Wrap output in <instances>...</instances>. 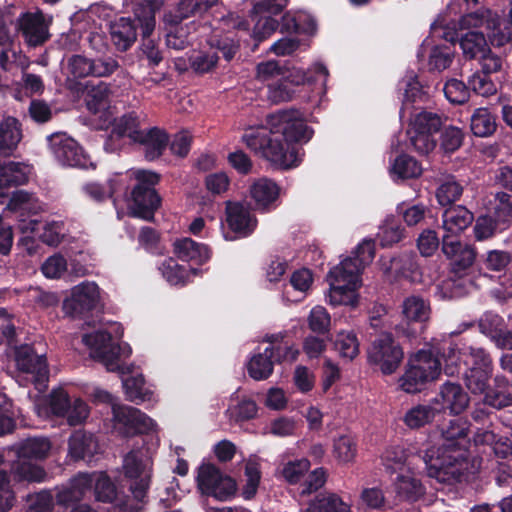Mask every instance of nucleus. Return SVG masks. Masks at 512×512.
<instances>
[{
	"label": "nucleus",
	"instance_id": "obj_1",
	"mask_svg": "<svg viewBox=\"0 0 512 512\" xmlns=\"http://www.w3.org/2000/svg\"><path fill=\"white\" fill-rule=\"evenodd\" d=\"M265 128L248 129L243 142L257 156L272 165L288 169L298 164L296 144L308 142L313 131L307 126L303 114L297 109H283L266 118Z\"/></svg>",
	"mask_w": 512,
	"mask_h": 512
},
{
	"label": "nucleus",
	"instance_id": "obj_2",
	"mask_svg": "<svg viewBox=\"0 0 512 512\" xmlns=\"http://www.w3.org/2000/svg\"><path fill=\"white\" fill-rule=\"evenodd\" d=\"M468 424L454 419L442 428L435 463L428 469V475L442 483L452 484L468 480L480 469L477 458L470 459L467 452Z\"/></svg>",
	"mask_w": 512,
	"mask_h": 512
},
{
	"label": "nucleus",
	"instance_id": "obj_3",
	"mask_svg": "<svg viewBox=\"0 0 512 512\" xmlns=\"http://www.w3.org/2000/svg\"><path fill=\"white\" fill-rule=\"evenodd\" d=\"M375 256V245L371 240L361 242L352 256L342 260L328 274L330 290L328 302L331 305H357L356 290L361 286L360 275Z\"/></svg>",
	"mask_w": 512,
	"mask_h": 512
},
{
	"label": "nucleus",
	"instance_id": "obj_4",
	"mask_svg": "<svg viewBox=\"0 0 512 512\" xmlns=\"http://www.w3.org/2000/svg\"><path fill=\"white\" fill-rule=\"evenodd\" d=\"M328 75L327 68L319 63L307 71L293 69L267 85V99L273 104L292 101L302 86L314 83L319 77L325 81Z\"/></svg>",
	"mask_w": 512,
	"mask_h": 512
},
{
	"label": "nucleus",
	"instance_id": "obj_5",
	"mask_svg": "<svg viewBox=\"0 0 512 512\" xmlns=\"http://www.w3.org/2000/svg\"><path fill=\"white\" fill-rule=\"evenodd\" d=\"M152 457L148 449H132L123 458L122 472L130 480V490L138 502H143L152 473Z\"/></svg>",
	"mask_w": 512,
	"mask_h": 512
},
{
	"label": "nucleus",
	"instance_id": "obj_6",
	"mask_svg": "<svg viewBox=\"0 0 512 512\" xmlns=\"http://www.w3.org/2000/svg\"><path fill=\"white\" fill-rule=\"evenodd\" d=\"M460 29L475 31L480 29L493 46L501 47L512 40V30L500 21L499 16L488 8H480L466 13L459 20Z\"/></svg>",
	"mask_w": 512,
	"mask_h": 512
},
{
	"label": "nucleus",
	"instance_id": "obj_7",
	"mask_svg": "<svg viewBox=\"0 0 512 512\" xmlns=\"http://www.w3.org/2000/svg\"><path fill=\"white\" fill-rule=\"evenodd\" d=\"M133 175L139 183L132 191L130 213L135 217L150 221L161 201L153 188L158 183L159 176L147 170H136Z\"/></svg>",
	"mask_w": 512,
	"mask_h": 512
},
{
	"label": "nucleus",
	"instance_id": "obj_8",
	"mask_svg": "<svg viewBox=\"0 0 512 512\" xmlns=\"http://www.w3.org/2000/svg\"><path fill=\"white\" fill-rule=\"evenodd\" d=\"M368 362L385 374H393L403 359V351L392 335L383 333L374 339L367 351Z\"/></svg>",
	"mask_w": 512,
	"mask_h": 512
},
{
	"label": "nucleus",
	"instance_id": "obj_9",
	"mask_svg": "<svg viewBox=\"0 0 512 512\" xmlns=\"http://www.w3.org/2000/svg\"><path fill=\"white\" fill-rule=\"evenodd\" d=\"M82 341L110 372L121 371L120 357L130 354V349L113 344L111 335L102 330L83 335Z\"/></svg>",
	"mask_w": 512,
	"mask_h": 512
},
{
	"label": "nucleus",
	"instance_id": "obj_10",
	"mask_svg": "<svg viewBox=\"0 0 512 512\" xmlns=\"http://www.w3.org/2000/svg\"><path fill=\"white\" fill-rule=\"evenodd\" d=\"M404 99L400 110L401 118H409V127L424 132L436 133L442 126L441 117L430 111H420L412 115V103L421 97L420 85L416 81L406 83Z\"/></svg>",
	"mask_w": 512,
	"mask_h": 512
},
{
	"label": "nucleus",
	"instance_id": "obj_11",
	"mask_svg": "<svg viewBox=\"0 0 512 512\" xmlns=\"http://www.w3.org/2000/svg\"><path fill=\"white\" fill-rule=\"evenodd\" d=\"M197 483L202 494L225 501L236 492L235 481L212 464H203L198 470Z\"/></svg>",
	"mask_w": 512,
	"mask_h": 512
},
{
	"label": "nucleus",
	"instance_id": "obj_12",
	"mask_svg": "<svg viewBox=\"0 0 512 512\" xmlns=\"http://www.w3.org/2000/svg\"><path fill=\"white\" fill-rule=\"evenodd\" d=\"M112 414L114 428L126 436L157 430L155 421L137 408L113 404Z\"/></svg>",
	"mask_w": 512,
	"mask_h": 512
},
{
	"label": "nucleus",
	"instance_id": "obj_13",
	"mask_svg": "<svg viewBox=\"0 0 512 512\" xmlns=\"http://www.w3.org/2000/svg\"><path fill=\"white\" fill-rule=\"evenodd\" d=\"M15 362L17 369L29 375L30 380L39 391L46 388L49 370L44 355H38L29 345H22L15 351Z\"/></svg>",
	"mask_w": 512,
	"mask_h": 512
},
{
	"label": "nucleus",
	"instance_id": "obj_14",
	"mask_svg": "<svg viewBox=\"0 0 512 512\" xmlns=\"http://www.w3.org/2000/svg\"><path fill=\"white\" fill-rule=\"evenodd\" d=\"M50 152L64 166L85 167L86 156L79 144L65 133H54L47 138Z\"/></svg>",
	"mask_w": 512,
	"mask_h": 512
},
{
	"label": "nucleus",
	"instance_id": "obj_15",
	"mask_svg": "<svg viewBox=\"0 0 512 512\" xmlns=\"http://www.w3.org/2000/svg\"><path fill=\"white\" fill-rule=\"evenodd\" d=\"M100 300L99 287L95 282H82L74 286L71 295L63 303L65 312L73 317L94 309Z\"/></svg>",
	"mask_w": 512,
	"mask_h": 512
},
{
	"label": "nucleus",
	"instance_id": "obj_16",
	"mask_svg": "<svg viewBox=\"0 0 512 512\" xmlns=\"http://www.w3.org/2000/svg\"><path fill=\"white\" fill-rule=\"evenodd\" d=\"M212 0H179L162 16L163 25H176L184 20L206 13L211 9Z\"/></svg>",
	"mask_w": 512,
	"mask_h": 512
},
{
	"label": "nucleus",
	"instance_id": "obj_17",
	"mask_svg": "<svg viewBox=\"0 0 512 512\" xmlns=\"http://www.w3.org/2000/svg\"><path fill=\"white\" fill-rule=\"evenodd\" d=\"M18 30L30 46L42 45L49 37L42 13H26L18 20Z\"/></svg>",
	"mask_w": 512,
	"mask_h": 512
},
{
	"label": "nucleus",
	"instance_id": "obj_18",
	"mask_svg": "<svg viewBox=\"0 0 512 512\" xmlns=\"http://www.w3.org/2000/svg\"><path fill=\"white\" fill-rule=\"evenodd\" d=\"M141 132L138 116L134 112L125 114L114 121L111 134L105 142L104 148L108 152H115L120 147V144H116L115 141L122 137H128L136 142Z\"/></svg>",
	"mask_w": 512,
	"mask_h": 512
},
{
	"label": "nucleus",
	"instance_id": "obj_19",
	"mask_svg": "<svg viewBox=\"0 0 512 512\" xmlns=\"http://www.w3.org/2000/svg\"><path fill=\"white\" fill-rule=\"evenodd\" d=\"M417 474L418 468L412 461L408 462V470L398 473L394 481V490L400 499L415 501L424 494V487Z\"/></svg>",
	"mask_w": 512,
	"mask_h": 512
},
{
	"label": "nucleus",
	"instance_id": "obj_20",
	"mask_svg": "<svg viewBox=\"0 0 512 512\" xmlns=\"http://www.w3.org/2000/svg\"><path fill=\"white\" fill-rule=\"evenodd\" d=\"M473 214L462 205L449 206L442 214V229L448 240L461 234L473 222Z\"/></svg>",
	"mask_w": 512,
	"mask_h": 512
},
{
	"label": "nucleus",
	"instance_id": "obj_21",
	"mask_svg": "<svg viewBox=\"0 0 512 512\" xmlns=\"http://www.w3.org/2000/svg\"><path fill=\"white\" fill-rule=\"evenodd\" d=\"M226 219L231 230L242 236L250 235L257 226V219L250 209L238 202H227Z\"/></svg>",
	"mask_w": 512,
	"mask_h": 512
},
{
	"label": "nucleus",
	"instance_id": "obj_22",
	"mask_svg": "<svg viewBox=\"0 0 512 512\" xmlns=\"http://www.w3.org/2000/svg\"><path fill=\"white\" fill-rule=\"evenodd\" d=\"M432 403L440 405L439 411L449 409L451 413L459 414L467 408L469 398L460 385L447 382L441 386L438 396Z\"/></svg>",
	"mask_w": 512,
	"mask_h": 512
},
{
	"label": "nucleus",
	"instance_id": "obj_23",
	"mask_svg": "<svg viewBox=\"0 0 512 512\" xmlns=\"http://www.w3.org/2000/svg\"><path fill=\"white\" fill-rule=\"evenodd\" d=\"M249 192L257 209L269 211L276 206L280 187L271 179L259 178L251 184Z\"/></svg>",
	"mask_w": 512,
	"mask_h": 512
},
{
	"label": "nucleus",
	"instance_id": "obj_24",
	"mask_svg": "<svg viewBox=\"0 0 512 512\" xmlns=\"http://www.w3.org/2000/svg\"><path fill=\"white\" fill-rule=\"evenodd\" d=\"M161 0H138L133 4V14L139 22L142 36H151L156 27V13L161 9Z\"/></svg>",
	"mask_w": 512,
	"mask_h": 512
},
{
	"label": "nucleus",
	"instance_id": "obj_25",
	"mask_svg": "<svg viewBox=\"0 0 512 512\" xmlns=\"http://www.w3.org/2000/svg\"><path fill=\"white\" fill-rule=\"evenodd\" d=\"M442 251L460 270L471 267L476 258V251L472 246L456 239L448 240L447 236L442 237Z\"/></svg>",
	"mask_w": 512,
	"mask_h": 512
},
{
	"label": "nucleus",
	"instance_id": "obj_26",
	"mask_svg": "<svg viewBox=\"0 0 512 512\" xmlns=\"http://www.w3.org/2000/svg\"><path fill=\"white\" fill-rule=\"evenodd\" d=\"M21 140L22 130L19 121L14 117L4 118L0 122V155L12 156Z\"/></svg>",
	"mask_w": 512,
	"mask_h": 512
},
{
	"label": "nucleus",
	"instance_id": "obj_27",
	"mask_svg": "<svg viewBox=\"0 0 512 512\" xmlns=\"http://www.w3.org/2000/svg\"><path fill=\"white\" fill-rule=\"evenodd\" d=\"M111 41L118 51H127L137 39V27L130 18L122 17L110 25Z\"/></svg>",
	"mask_w": 512,
	"mask_h": 512
},
{
	"label": "nucleus",
	"instance_id": "obj_28",
	"mask_svg": "<svg viewBox=\"0 0 512 512\" xmlns=\"http://www.w3.org/2000/svg\"><path fill=\"white\" fill-rule=\"evenodd\" d=\"M430 305L427 300L419 295H410L404 298L401 304V315L408 324H423L430 318Z\"/></svg>",
	"mask_w": 512,
	"mask_h": 512
},
{
	"label": "nucleus",
	"instance_id": "obj_29",
	"mask_svg": "<svg viewBox=\"0 0 512 512\" xmlns=\"http://www.w3.org/2000/svg\"><path fill=\"white\" fill-rule=\"evenodd\" d=\"M174 253L183 261H193L196 264H204L210 259V249L190 238H183L174 242Z\"/></svg>",
	"mask_w": 512,
	"mask_h": 512
},
{
	"label": "nucleus",
	"instance_id": "obj_30",
	"mask_svg": "<svg viewBox=\"0 0 512 512\" xmlns=\"http://www.w3.org/2000/svg\"><path fill=\"white\" fill-rule=\"evenodd\" d=\"M168 140V135L164 130L153 127L142 131L136 142L144 146L146 159L154 160L162 155Z\"/></svg>",
	"mask_w": 512,
	"mask_h": 512
},
{
	"label": "nucleus",
	"instance_id": "obj_31",
	"mask_svg": "<svg viewBox=\"0 0 512 512\" xmlns=\"http://www.w3.org/2000/svg\"><path fill=\"white\" fill-rule=\"evenodd\" d=\"M97 451V442L92 434L76 431L69 439V453L74 459L90 460Z\"/></svg>",
	"mask_w": 512,
	"mask_h": 512
},
{
	"label": "nucleus",
	"instance_id": "obj_32",
	"mask_svg": "<svg viewBox=\"0 0 512 512\" xmlns=\"http://www.w3.org/2000/svg\"><path fill=\"white\" fill-rule=\"evenodd\" d=\"M31 167L23 162L0 164V187L23 185L28 181Z\"/></svg>",
	"mask_w": 512,
	"mask_h": 512
},
{
	"label": "nucleus",
	"instance_id": "obj_33",
	"mask_svg": "<svg viewBox=\"0 0 512 512\" xmlns=\"http://www.w3.org/2000/svg\"><path fill=\"white\" fill-rule=\"evenodd\" d=\"M382 464L387 471L391 473H400L408 470V462L416 463L420 461L419 457L408 455L407 451L401 446H391L382 454Z\"/></svg>",
	"mask_w": 512,
	"mask_h": 512
},
{
	"label": "nucleus",
	"instance_id": "obj_34",
	"mask_svg": "<svg viewBox=\"0 0 512 512\" xmlns=\"http://www.w3.org/2000/svg\"><path fill=\"white\" fill-rule=\"evenodd\" d=\"M438 412L439 409L431 404H418L408 409L402 420L410 429H419L431 423Z\"/></svg>",
	"mask_w": 512,
	"mask_h": 512
},
{
	"label": "nucleus",
	"instance_id": "obj_35",
	"mask_svg": "<svg viewBox=\"0 0 512 512\" xmlns=\"http://www.w3.org/2000/svg\"><path fill=\"white\" fill-rule=\"evenodd\" d=\"M389 270L395 278H404L411 282L419 280V267L415 261V256L404 254L391 260Z\"/></svg>",
	"mask_w": 512,
	"mask_h": 512
},
{
	"label": "nucleus",
	"instance_id": "obj_36",
	"mask_svg": "<svg viewBox=\"0 0 512 512\" xmlns=\"http://www.w3.org/2000/svg\"><path fill=\"white\" fill-rule=\"evenodd\" d=\"M64 69L67 74L66 85L70 89H74L76 79L92 76L91 60L81 55L69 57Z\"/></svg>",
	"mask_w": 512,
	"mask_h": 512
},
{
	"label": "nucleus",
	"instance_id": "obj_37",
	"mask_svg": "<svg viewBox=\"0 0 512 512\" xmlns=\"http://www.w3.org/2000/svg\"><path fill=\"white\" fill-rule=\"evenodd\" d=\"M409 365L419 368L422 374L437 379L441 373V363L431 350H420L409 360Z\"/></svg>",
	"mask_w": 512,
	"mask_h": 512
},
{
	"label": "nucleus",
	"instance_id": "obj_38",
	"mask_svg": "<svg viewBox=\"0 0 512 512\" xmlns=\"http://www.w3.org/2000/svg\"><path fill=\"white\" fill-rule=\"evenodd\" d=\"M484 402L495 408L512 405V386L505 378H495V389L485 393Z\"/></svg>",
	"mask_w": 512,
	"mask_h": 512
},
{
	"label": "nucleus",
	"instance_id": "obj_39",
	"mask_svg": "<svg viewBox=\"0 0 512 512\" xmlns=\"http://www.w3.org/2000/svg\"><path fill=\"white\" fill-rule=\"evenodd\" d=\"M273 348H266L263 353L254 355L248 364V373L255 380L268 378L273 371Z\"/></svg>",
	"mask_w": 512,
	"mask_h": 512
},
{
	"label": "nucleus",
	"instance_id": "obj_40",
	"mask_svg": "<svg viewBox=\"0 0 512 512\" xmlns=\"http://www.w3.org/2000/svg\"><path fill=\"white\" fill-rule=\"evenodd\" d=\"M194 23L164 25L166 45L174 50H183L190 45V30Z\"/></svg>",
	"mask_w": 512,
	"mask_h": 512
},
{
	"label": "nucleus",
	"instance_id": "obj_41",
	"mask_svg": "<svg viewBox=\"0 0 512 512\" xmlns=\"http://www.w3.org/2000/svg\"><path fill=\"white\" fill-rule=\"evenodd\" d=\"M483 31H469L461 37L460 46L464 55L470 59L480 57L488 51V44Z\"/></svg>",
	"mask_w": 512,
	"mask_h": 512
},
{
	"label": "nucleus",
	"instance_id": "obj_42",
	"mask_svg": "<svg viewBox=\"0 0 512 512\" xmlns=\"http://www.w3.org/2000/svg\"><path fill=\"white\" fill-rule=\"evenodd\" d=\"M493 370L478 369L477 367H468L464 373L463 379L465 386L472 394L487 393L489 380Z\"/></svg>",
	"mask_w": 512,
	"mask_h": 512
},
{
	"label": "nucleus",
	"instance_id": "obj_43",
	"mask_svg": "<svg viewBox=\"0 0 512 512\" xmlns=\"http://www.w3.org/2000/svg\"><path fill=\"white\" fill-rule=\"evenodd\" d=\"M126 398L135 403L151 401L153 392L145 386L142 375L131 376L123 380Z\"/></svg>",
	"mask_w": 512,
	"mask_h": 512
},
{
	"label": "nucleus",
	"instance_id": "obj_44",
	"mask_svg": "<svg viewBox=\"0 0 512 512\" xmlns=\"http://www.w3.org/2000/svg\"><path fill=\"white\" fill-rule=\"evenodd\" d=\"M471 130L474 135L487 137L496 130L495 117L486 108H478L471 116Z\"/></svg>",
	"mask_w": 512,
	"mask_h": 512
},
{
	"label": "nucleus",
	"instance_id": "obj_45",
	"mask_svg": "<svg viewBox=\"0 0 512 512\" xmlns=\"http://www.w3.org/2000/svg\"><path fill=\"white\" fill-rule=\"evenodd\" d=\"M51 448L50 441L44 437H34L24 440L19 449L18 454L23 458H45Z\"/></svg>",
	"mask_w": 512,
	"mask_h": 512
},
{
	"label": "nucleus",
	"instance_id": "obj_46",
	"mask_svg": "<svg viewBox=\"0 0 512 512\" xmlns=\"http://www.w3.org/2000/svg\"><path fill=\"white\" fill-rule=\"evenodd\" d=\"M334 348L342 358L352 360L359 354V342L352 331L337 333Z\"/></svg>",
	"mask_w": 512,
	"mask_h": 512
},
{
	"label": "nucleus",
	"instance_id": "obj_47",
	"mask_svg": "<svg viewBox=\"0 0 512 512\" xmlns=\"http://www.w3.org/2000/svg\"><path fill=\"white\" fill-rule=\"evenodd\" d=\"M426 374H422L419 368H413L411 365L407 368L403 376L399 379L400 387L407 393H417L421 391L428 382L434 381Z\"/></svg>",
	"mask_w": 512,
	"mask_h": 512
},
{
	"label": "nucleus",
	"instance_id": "obj_48",
	"mask_svg": "<svg viewBox=\"0 0 512 512\" xmlns=\"http://www.w3.org/2000/svg\"><path fill=\"white\" fill-rule=\"evenodd\" d=\"M111 90L106 83H99L88 93L87 108L90 112L96 114L105 110L110 103Z\"/></svg>",
	"mask_w": 512,
	"mask_h": 512
},
{
	"label": "nucleus",
	"instance_id": "obj_49",
	"mask_svg": "<svg viewBox=\"0 0 512 512\" xmlns=\"http://www.w3.org/2000/svg\"><path fill=\"white\" fill-rule=\"evenodd\" d=\"M463 193V187L453 176H448L437 188L436 198L440 205L446 206L457 201Z\"/></svg>",
	"mask_w": 512,
	"mask_h": 512
},
{
	"label": "nucleus",
	"instance_id": "obj_50",
	"mask_svg": "<svg viewBox=\"0 0 512 512\" xmlns=\"http://www.w3.org/2000/svg\"><path fill=\"white\" fill-rule=\"evenodd\" d=\"M305 512H350V506L331 494L312 501Z\"/></svg>",
	"mask_w": 512,
	"mask_h": 512
},
{
	"label": "nucleus",
	"instance_id": "obj_51",
	"mask_svg": "<svg viewBox=\"0 0 512 512\" xmlns=\"http://www.w3.org/2000/svg\"><path fill=\"white\" fill-rule=\"evenodd\" d=\"M12 472L19 481L43 482L47 477V473L42 467L26 461L13 465Z\"/></svg>",
	"mask_w": 512,
	"mask_h": 512
},
{
	"label": "nucleus",
	"instance_id": "obj_52",
	"mask_svg": "<svg viewBox=\"0 0 512 512\" xmlns=\"http://www.w3.org/2000/svg\"><path fill=\"white\" fill-rule=\"evenodd\" d=\"M356 452V443L351 436L340 435L334 440L333 453L339 462L348 463L353 461Z\"/></svg>",
	"mask_w": 512,
	"mask_h": 512
},
{
	"label": "nucleus",
	"instance_id": "obj_53",
	"mask_svg": "<svg viewBox=\"0 0 512 512\" xmlns=\"http://www.w3.org/2000/svg\"><path fill=\"white\" fill-rule=\"evenodd\" d=\"M408 136L411 145L420 154H428L436 147V139L431 132L408 128Z\"/></svg>",
	"mask_w": 512,
	"mask_h": 512
},
{
	"label": "nucleus",
	"instance_id": "obj_54",
	"mask_svg": "<svg viewBox=\"0 0 512 512\" xmlns=\"http://www.w3.org/2000/svg\"><path fill=\"white\" fill-rule=\"evenodd\" d=\"M162 276L172 285L183 284L188 276L184 266L173 258L165 259L159 266Z\"/></svg>",
	"mask_w": 512,
	"mask_h": 512
},
{
	"label": "nucleus",
	"instance_id": "obj_55",
	"mask_svg": "<svg viewBox=\"0 0 512 512\" xmlns=\"http://www.w3.org/2000/svg\"><path fill=\"white\" fill-rule=\"evenodd\" d=\"M189 59L191 68L199 74L211 72L218 63L216 51H199L192 54Z\"/></svg>",
	"mask_w": 512,
	"mask_h": 512
},
{
	"label": "nucleus",
	"instance_id": "obj_56",
	"mask_svg": "<svg viewBox=\"0 0 512 512\" xmlns=\"http://www.w3.org/2000/svg\"><path fill=\"white\" fill-rule=\"evenodd\" d=\"M93 479L96 499L102 502H111L116 496V489L109 477L102 472H94Z\"/></svg>",
	"mask_w": 512,
	"mask_h": 512
},
{
	"label": "nucleus",
	"instance_id": "obj_57",
	"mask_svg": "<svg viewBox=\"0 0 512 512\" xmlns=\"http://www.w3.org/2000/svg\"><path fill=\"white\" fill-rule=\"evenodd\" d=\"M392 171L400 178L406 179L418 177L422 169L414 158L408 155H401L396 158Z\"/></svg>",
	"mask_w": 512,
	"mask_h": 512
},
{
	"label": "nucleus",
	"instance_id": "obj_58",
	"mask_svg": "<svg viewBox=\"0 0 512 512\" xmlns=\"http://www.w3.org/2000/svg\"><path fill=\"white\" fill-rule=\"evenodd\" d=\"M461 356L468 367L493 370L492 360L489 354L482 348L469 347L467 350L461 352Z\"/></svg>",
	"mask_w": 512,
	"mask_h": 512
},
{
	"label": "nucleus",
	"instance_id": "obj_59",
	"mask_svg": "<svg viewBox=\"0 0 512 512\" xmlns=\"http://www.w3.org/2000/svg\"><path fill=\"white\" fill-rule=\"evenodd\" d=\"M26 502L27 512H51L54 508L53 495L47 490L28 495Z\"/></svg>",
	"mask_w": 512,
	"mask_h": 512
},
{
	"label": "nucleus",
	"instance_id": "obj_60",
	"mask_svg": "<svg viewBox=\"0 0 512 512\" xmlns=\"http://www.w3.org/2000/svg\"><path fill=\"white\" fill-rule=\"evenodd\" d=\"M231 420L236 422L245 421L255 417L257 405L254 401L244 399L236 405H231L226 411Z\"/></svg>",
	"mask_w": 512,
	"mask_h": 512
},
{
	"label": "nucleus",
	"instance_id": "obj_61",
	"mask_svg": "<svg viewBox=\"0 0 512 512\" xmlns=\"http://www.w3.org/2000/svg\"><path fill=\"white\" fill-rule=\"evenodd\" d=\"M443 91L446 98L454 104H463L469 98V88L457 79L447 81Z\"/></svg>",
	"mask_w": 512,
	"mask_h": 512
},
{
	"label": "nucleus",
	"instance_id": "obj_62",
	"mask_svg": "<svg viewBox=\"0 0 512 512\" xmlns=\"http://www.w3.org/2000/svg\"><path fill=\"white\" fill-rule=\"evenodd\" d=\"M283 74V68L275 60L260 62L256 66V79L268 84L279 79Z\"/></svg>",
	"mask_w": 512,
	"mask_h": 512
},
{
	"label": "nucleus",
	"instance_id": "obj_63",
	"mask_svg": "<svg viewBox=\"0 0 512 512\" xmlns=\"http://www.w3.org/2000/svg\"><path fill=\"white\" fill-rule=\"evenodd\" d=\"M330 315L322 306H315L308 316L309 328L316 333H325L330 327Z\"/></svg>",
	"mask_w": 512,
	"mask_h": 512
},
{
	"label": "nucleus",
	"instance_id": "obj_64",
	"mask_svg": "<svg viewBox=\"0 0 512 512\" xmlns=\"http://www.w3.org/2000/svg\"><path fill=\"white\" fill-rule=\"evenodd\" d=\"M494 213L499 222H506L512 218V195L498 192L495 195Z\"/></svg>",
	"mask_w": 512,
	"mask_h": 512
}]
</instances>
